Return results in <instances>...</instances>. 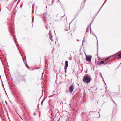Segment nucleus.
I'll list each match as a JSON object with an SVG mask.
<instances>
[{"label": "nucleus", "mask_w": 121, "mask_h": 121, "mask_svg": "<svg viewBox=\"0 0 121 121\" xmlns=\"http://www.w3.org/2000/svg\"><path fill=\"white\" fill-rule=\"evenodd\" d=\"M90 77L88 75L85 76L83 77V81L84 82L88 83L90 82Z\"/></svg>", "instance_id": "nucleus-1"}, {"label": "nucleus", "mask_w": 121, "mask_h": 121, "mask_svg": "<svg viewBox=\"0 0 121 121\" xmlns=\"http://www.w3.org/2000/svg\"><path fill=\"white\" fill-rule=\"evenodd\" d=\"M92 58V56L91 55L88 56L86 55V59L88 61H90Z\"/></svg>", "instance_id": "nucleus-2"}, {"label": "nucleus", "mask_w": 121, "mask_h": 121, "mask_svg": "<svg viewBox=\"0 0 121 121\" xmlns=\"http://www.w3.org/2000/svg\"><path fill=\"white\" fill-rule=\"evenodd\" d=\"M74 89V86L73 85H71L69 88V91L71 93L72 92Z\"/></svg>", "instance_id": "nucleus-3"}, {"label": "nucleus", "mask_w": 121, "mask_h": 121, "mask_svg": "<svg viewBox=\"0 0 121 121\" xmlns=\"http://www.w3.org/2000/svg\"><path fill=\"white\" fill-rule=\"evenodd\" d=\"M46 15H47V13H44V14H43V21H44L45 23V20L44 19V18H45V16Z\"/></svg>", "instance_id": "nucleus-4"}, {"label": "nucleus", "mask_w": 121, "mask_h": 121, "mask_svg": "<svg viewBox=\"0 0 121 121\" xmlns=\"http://www.w3.org/2000/svg\"><path fill=\"white\" fill-rule=\"evenodd\" d=\"M50 31H49V33L50 34H49V35H50L49 38H50V40H51V41H52V40H53V39H52V35H51V34H50Z\"/></svg>", "instance_id": "nucleus-5"}, {"label": "nucleus", "mask_w": 121, "mask_h": 121, "mask_svg": "<svg viewBox=\"0 0 121 121\" xmlns=\"http://www.w3.org/2000/svg\"><path fill=\"white\" fill-rule=\"evenodd\" d=\"M65 66L67 68V67H68V62L67 61H66L65 62Z\"/></svg>", "instance_id": "nucleus-6"}, {"label": "nucleus", "mask_w": 121, "mask_h": 121, "mask_svg": "<svg viewBox=\"0 0 121 121\" xmlns=\"http://www.w3.org/2000/svg\"><path fill=\"white\" fill-rule=\"evenodd\" d=\"M104 61H101L98 64V65H100L101 64H103L104 63Z\"/></svg>", "instance_id": "nucleus-7"}, {"label": "nucleus", "mask_w": 121, "mask_h": 121, "mask_svg": "<svg viewBox=\"0 0 121 121\" xmlns=\"http://www.w3.org/2000/svg\"><path fill=\"white\" fill-rule=\"evenodd\" d=\"M89 28H87L86 30V34L87 33V32H89Z\"/></svg>", "instance_id": "nucleus-8"}, {"label": "nucleus", "mask_w": 121, "mask_h": 121, "mask_svg": "<svg viewBox=\"0 0 121 121\" xmlns=\"http://www.w3.org/2000/svg\"><path fill=\"white\" fill-rule=\"evenodd\" d=\"M67 68L65 66L64 69H65V73H66V72H67L66 69H67Z\"/></svg>", "instance_id": "nucleus-9"}, {"label": "nucleus", "mask_w": 121, "mask_h": 121, "mask_svg": "<svg viewBox=\"0 0 121 121\" xmlns=\"http://www.w3.org/2000/svg\"><path fill=\"white\" fill-rule=\"evenodd\" d=\"M120 55H121V52L118 55V57L120 58H121V56Z\"/></svg>", "instance_id": "nucleus-10"}, {"label": "nucleus", "mask_w": 121, "mask_h": 121, "mask_svg": "<svg viewBox=\"0 0 121 121\" xmlns=\"http://www.w3.org/2000/svg\"><path fill=\"white\" fill-rule=\"evenodd\" d=\"M109 59V58H106L105 60V62L106 61H107Z\"/></svg>", "instance_id": "nucleus-11"}, {"label": "nucleus", "mask_w": 121, "mask_h": 121, "mask_svg": "<svg viewBox=\"0 0 121 121\" xmlns=\"http://www.w3.org/2000/svg\"><path fill=\"white\" fill-rule=\"evenodd\" d=\"M104 4H103V5H102V6L101 7V8H100V9L99 10V11H98V13L99 12V11H100V9H101V8H102V6H103V5Z\"/></svg>", "instance_id": "nucleus-12"}, {"label": "nucleus", "mask_w": 121, "mask_h": 121, "mask_svg": "<svg viewBox=\"0 0 121 121\" xmlns=\"http://www.w3.org/2000/svg\"><path fill=\"white\" fill-rule=\"evenodd\" d=\"M43 100L42 101V102H41V105H42L43 104Z\"/></svg>", "instance_id": "nucleus-13"}, {"label": "nucleus", "mask_w": 121, "mask_h": 121, "mask_svg": "<svg viewBox=\"0 0 121 121\" xmlns=\"http://www.w3.org/2000/svg\"><path fill=\"white\" fill-rule=\"evenodd\" d=\"M92 34L94 36H95V34L93 33H92Z\"/></svg>", "instance_id": "nucleus-14"}, {"label": "nucleus", "mask_w": 121, "mask_h": 121, "mask_svg": "<svg viewBox=\"0 0 121 121\" xmlns=\"http://www.w3.org/2000/svg\"><path fill=\"white\" fill-rule=\"evenodd\" d=\"M106 0H106L105 1L104 3V4L106 2Z\"/></svg>", "instance_id": "nucleus-15"}, {"label": "nucleus", "mask_w": 121, "mask_h": 121, "mask_svg": "<svg viewBox=\"0 0 121 121\" xmlns=\"http://www.w3.org/2000/svg\"><path fill=\"white\" fill-rule=\"evenodd\" d=\"M21 56H22V58H23V56H22V54H21Z\"/></svg>", "instance_id": "nucleus-16"}, {"label": "nucleus", "mask_w": 121, "mask_h": 121, "mask_svg": "<svg viewBox=\"0 0 121 121\" xmlns=\"http://www.w3.org/2000/svg\"><path fill=\"white\" fill-rule=\"evenodd\" d=\"M45 27H46V28H47V26H45Z\"/></svg>", "instance_id": "nucleus-17"}, {"label": "nucleus", "mask_w": 121, "mask_h": 121, "mask_svg": "<svg viewBox=\"0 0 121 121\" xmlns=\"http://www.w3.org/2000/svg\"><path fill=\"white\" fill-rule=\"evenodd\" d=\"M105 63V64H107V63H105H105Z\"/></svg>", "instance_id": "nucleus-18"}, {"label": "nucleus", "mask_w": 121, "mask_h": 121, "mask_svg": "<svg viewBox=\"0 0 121 121\" xmlns=\"http://www.w3.org/2000/svg\"><path fill=\"white\" fill-rule=\"evenodd\" d=\"M77 41H78V39H77Z\"/></svg>", "instance_id": "nucleus-19"}, {"label": "nucleus", "mask_w": 121, "mask_h": 121, "mask_svg": "<svg viewBox=\"0 0 121 121\" xmlns=\"http://www.w3.org/2000/svg\"><path fill=\"white\" fill-rule=\"evenodd\" d=\"M96 36V37L97 39V37L96 36Z\"/></svg>", "instance_id": "nucleus-20"}, {"label": "nucleus", "mask_w": 121, "mask_h": 121, "mask_svg": "<svg viewBox=\"0 0 121 121\" xmlns=\"http://www.w3.org/2000/svg\"><path fill=\"white\" fill-rule=\"evenodd\" d=\"M1 9H0V11H1Z\"/></svg>", "instance_id": "nucleus-21"}, {"label": "nucleus", "mask_w": 121, "mask_h": 121, "mask_svg": "<svg viewBox=\"0 0 121 121\" xmlns=\"http://www.w3.org/2000/svg\"><path fill=\"white\" fill-rule=\"evenodd\" d=\"M58 0L59 1V2H60V1H59V0Z\"/></svg>", "instance_id": "nucleus-22"}, {"label": "nucleus", "mask_w": 121, "mask_h": 121, "mask_svg": "<svg viewBox=\"0 0 121 121\" xmlns=\"http://www.w3.org/2000/svg\"><path fill=\"white\" fill-rule=\"evenodd\" d=\"M23 61H24V59H23Z\"/></svg>", "instance_id": "nucleus-23"}, {"label": "nucleus", "mask_w": 121, "mask_h": 121, "mask_svg": "<svg viewBox=\"0 0 121 121\" xmlns=\"http://www.w3.org/2000/svg\"><path fill=\"white\" fill-rule=\"evenodd\" d=\"M22 5L20 7H22Z\"/></svg>", "instance_id": "nucleus-24"}, {"label": "nucleus", "mask_w": 121, "mask_h": 121, "mask_svg": "<svg viewBox=\"0 0 121 121\" xmlns=\"http://www.w3.org/2000/svg\"><path fill=\"white\" fill-rule=\"evenodd\" d=\"M86 73H87V71H86Z\"/></svg>", "instance_id": "nucleus-25"}, {"label": "nucleus", "mask_w": 121, "mask_h": 121, "mask_svg": "<svg viewBox=\"0 0 121 121\" xmlns=\"http://www.w3.org/2000/svg\"><path fill=\"white\" fill-rule=\"evenodd\" d=\"M86 73H87V71H86Z\"/></svg>", "instance_id": "nucleus-26"}, {"label": "nucleus", "mask_w": 121, "mask_h": 121, "mask_svg": "<svg viewBox=\"0 0 121 121\" xmlns=\"http://www.w3.org/2000/svg\"><path fill=\"white\" fill-rule=\"evenodd\" d=\"M14 36L15 37V36L14 35Z\"/></svg>", "instance_id": "nucleus-27"}, {"label": "nucleus", "mask_w": 121, "mask_h": 121, "mask_svg": "<svg viewBox=\"0 0 121 121\" xmlns=\"http://www.w3.org/2000/svg\"><path fill=\"white\" fill-rule=\"evenodd\" d=\"M63 17V16H62V17Z\"/></svg>", "instance_id": "nucleus-28"}]
</instances>
